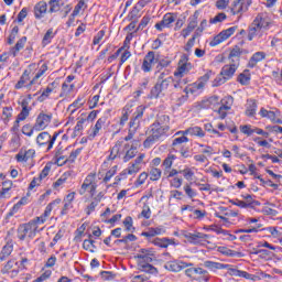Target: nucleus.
Instances as JSON below:
<instances>
[{"label": "nucleus", "mask_w": 282, "mask_h": 282, "mask_svg": "<svg viewBox=\"0 0 282 282\" xmlns=\"http://www.w3.org/2000/svg\"><path fill=\"white\" fill-rule=\"evenodd\" d=\"M39 232V224L33 218L29 223L20 224L17 229V238L19 241H32Z\"/></svg>", "instance_id": "1"}, {"label": "nucleus", "mask_w": 282, "mask_h": 282, "mask_svg": "<svg viewBox=\"0 0 282 282\" xmlns=\"http://www.w3.org/2000/svg\"><path fill=\"white\" fill-rule=\"evenodd\" d=\"M270 22H268V19L263 17V13H259L249 26L248 41L257 37L261 39L263 36V30H268Z\"/></svg>", "instance_id": "2"}, {"label": "nucleus", "mask_w": 282, "mask_h": 282, "mask_svg": "<svg viewBox=\"0 0 282 282\" xmlns=\"http://www.w3.org/2000/svg\"><path fill=\"white\" fill-rule=\"evenodd\" d=\"M170 127H161L155 123L150 126V131L148 138L143 141L144 149H151L155 142H160L162 138H165L169 133Z\"/></svg>", "instance_id": "3"}, {"label": "nucleus", "mask_w": 282, "mask_h": 282, "mask_svg": "<svg viewBox=\"0 0 282 282\" xmlns=\"http://www.w3.org/2000/svg\"><path fill=\"white\" fill-rule=\"evenodd\" d=\"M172 83H174L173 77H167V79L156 82V84L154 85V87H152L150 91L151 98H160L164 96L169 87H171Z\"/></svg>", "instance_id": "4"}, {"label": "nucleus", "mask_w": 282, "mask_h": 282, "mask_svg": "<svg viewBox=\"0 0 282 282\" xmlns=\"http://www.w3.org/2000/svg\"><path fill=\"white\" fill-rule=\"evenodd\" d=\"M56 138H58V133L55 132L53 135L50 132H41L36 137V144L39 147H46V151H52L54 143L56 142Z\"/></svg>", "instance_id": "5"}, {"label": "nucleus", "mask_w": 282, "mask_h": 282, "mask_svg": "<svg viewBox=\"0 0 282 282\" xmlns=\"http://www.w3.org/2000/svg\"><path fill=\"white\" fill-rule=\"evenodd\" d=\"M1 274H7L10 279H17L21 272V265L15 259L9 260L0 270Z\"/></svg>", "instance_id": "6"}, {"label": "nucleus", "mask_w": 282, "mask_h": 282, "mask_svg": "<svg viewBox=\"0 0 282 282\" xmlns=\"http://www.w3.org/2000/svg\"><path fill=\"white\" fill-rule=\"evenodd\" d=\"M144 109H147L144 106L137 107V110L134 111L129 122L130 131H134V133H137L138 129H140V122L144 116Z\"/></svg>", "instance_id": "7"}, {"label": "nucleus", "mask_w": 282, "mask_h": 282, "mask_svg": "<svg viewBox=\"0 0 282 282\" xmlns=\"http://www.w3.org/2000/svg\"><path fill=\"white\" fill-rule=\"evenodd\" d=\"M155 65H158V57H155V52L150 51L143 58L141 69L144 74H149L150 72H153V66Z\"/></svg>", "instance_id": "8"}, {"label": "nucleus", "mask_w": 282, "mask_h": 282, "mask_svg": "<svg viewBox=\"0 0 282 282\" xmlns=\"http://www.w3.org/2000/svg\"><path fill=\"white\" fill-rule=\"evenodd\" d=\"M235 32H237V26H231L229 29L221 31L209 43L210 47H217V45H219L220 43H224V41H228V39H230V36L235 34Z\"/></svg>", "instance_id": "9"}, {"label": "nucleus", "mask_w": 282, "mask_h": 282, "mask_svg": "<svg viewBox=\"0 0 282 282\" xmlns=\"http://www.w3.org/2000/svg\"><path fill=\"white\" fill-rule=\"evenodd\" d=\"M175 21H177V13H165L162 21L158 22L154 28L158 32H163L165 28H173Z\"/></svg>", "instance_id": "10"}, {"label": "nucleus", "mask_w": 282, "mask_h": 282, "mask_svg": "<svg viewBox=\"0 0 282 282\" xmlns=\"http://www.w3.org/2000/svg\"><path fill=\"white\" fill-rule=\"evenodd\" d=\"M191 69H193V65L188 63V56L184 55L183 59L180 61V66L174 72V76L176 78H184V76H186V74L189 73Z\"/></svg>", "instance_id": "11"}, {"label": "nucleus", "mask_w": 282, "mask_h": 282, "mask_svg": "<svg viewBox=\"0 0 282 282\" xmlns=\"http://www.w3.org/2000/svg\"><path fill=\"white\" fill-rule=\"evenodd\" d=\"M52 122V113L45 115L41 112L34 123L35 131H43Z\"/></svg>", "instance_id": "12"}, {"label": "nucleus", "mask_w": 282, "mask_h": 282, "mask_svg": "<svg viewBox=\"0 0 282 282\" xmlns=\"http://www.w3.org/2000/svg\"><path fill=\"white\" fill-rule=\"evenodd\" d=\"M199 19V11H195L192 17L188 18L187 28L183 29L181 35L186 39L195 28H197V20Z\"/></svg>", "instance_id": "13"}, {"label": "nucleus", "mask_w": 282, "mask_h": 282, "mask_svg": "<svg viewBox=\"0 0 282 282\" xmlns=\"http://www.w3.org/2000/svg\"><path fill=\"white\" fill-rule=\"evenodd\" d=\"M193 263H186L184 261H170L164 264L165 270L169 272H182L185 268H191Z\"/></svg>", "instance_id": "14"}, {"label": "nucleus", "mask_w": 282, "mask_h": 282, "mask_svg": "<svg viewBox=\"0 0 282 282\" xmlns=\"http://www.w3.org/2000/svg\"><path fill=\"white\" fill-rule=\"evenodd\" d=\"M58 204H61V198H57V199L51 202L46 206L44 213L41 216L34 218L37 221V224L46 223L47 221V217H50L52 215V210L54 209V206H58Z\"/></svg>", "instance_id": "15"}, {"label": "nucleus", "mask_w": 282, "mask_h": 282, "mask_svg": "<svg viewBox=\"0 0 282 282\" xmlns=\"http://www.w3.org/2000/svg\"><path fill=\"white\" fill-rule=\"evenodd\" d=\"M96 183V174L90 173L86 176L84 180V183L82 184L80 188L78 189L79 195H85V193H89L94 184Z\"/></svg>", "instance_id": "16"}, {"label": "nucleus", "mask_w": 282, "mask_h": 282, "mask_svg": "<svg viewBox=\"0 0 282 282\" xmlns=\"http://www.w3.org/2000/svg\"><path fill=\"white\" fill-rule=\"evenodd\" d=\"M123 141H117L116 144L110 149V154L107 156V160L104 162V166H107L109 162H113L116 158H120V149H122Z\"/></svg>", "instance_id": "17"}, {"label": "nucleus", "mask_w": 282, "mask_h": 282, "mask_svg": "<svg viewBox=\"0 0 282 282\" xmlns=\"http://www.w3.org/2000/svg\"><path fill=\"white\" fill-rule=\"evenodd\" d=\"M230 12L235 17L237 14H243L248 12V7L245 4L243 0H234L230 7Z\"/></svg>", "instance_id": "18"}, {"label": "nucleus", "mask_w": 282, "mask_h": 282, "mask_svg": "<svg viewBox=\"0 0 282 282\" xmlns=\"http://www.w3.org/2000/svg\"><path fill=\"white\" fill-rule=\"evenodd\" d=\"M74 199H76V192H72L64 198V206L61 210V215L65 216L72 208H74Z\"/></svg>", "instance_id": "19"}, {"label": "nucleus", "mask_w": 282, "mask_h": 282, "mask_svg": "<svg viewBox=\"0 0 282 282\" xmlns=\"http://www.w3.org/2000/svg\"><path fill=\"white\" fill-rule=\"evenodd\" d=\"M175 135H196L197 138H204L206 135V132L200 127H191L186 129L185 131H178L175 133Z\"/></svg>", "instance_id": "20"}, {"label": "nucleus", "mask_w": 282, "mask_h": 282, "mask_svg": "<svg viewBox=\"0 0 282 282\" xmlns=\"http://www.w3.org/2000/svg\"><path fill=\"white\" fill-rule=\"evenodd\" d=\"M203 265L204 268H207V270H209L210 272H217V270H226L230 268V264H225L221 262H215L210 260L204 261Z\"/></svg>", "instance_id": "21"}, {"label": "nucleus", "mask_w": 282, "mask_h": 282, "mask_svg": "<svg viewBox=\"0 0 282 282\" xmlns=\"http://www.w3.org/2000/svg\"><path fill=\"white\" fill-rule=\"evenodd\" d=\"M237 67H239V64H235L232 62H230V65H225L221 68V76H224L227 80H230V78H232V76H235V72H237Z\"/></svg>", "instance_id": "22"}, {"label": "nucleus", "mask_w": 282, "mask_h": 282, "mask_svg": "<svg viewBox=\"0 0 282 282\" xmlns=\"http://www.w3.org/2000/svg\"><path fill=\"white\" fill-rule=\"evenodd\" d=\"M47 14V2L40 1L34 6L35 19H43Z\"/></svg>", "instance_id": "23"}, {"label": "nucleus", "mask_w": 282, "mask_h": 282, "mask_svg": "<svg viewBox=\"0 0 282 282\" xmlns=\"http://www.w3.org/2000/svg\"><path fill=\"white\" fill-rule=\"evenodd\" d=\"M261 61H265V52H256L250 57L247 67L254 69V67H257V63H261Z\"/></svg>", "instance_id": "24"}, {"label": "nucleus", "mask_w": 282, "mask_h": 282, "mask_svg": "<svg viewBox=\"0 0 282 282\" xmlns=\"http://www.w3.org/2000/svg\"><path fill=\"white\" fill-rule=\"evenodd\" d=\"M21 107H22V110L20 111L17 118L23 121V120H26L28 117L30 116V111H32V107H30V101L28 99H23L21 101Z\"/></svg>", "instance_id": "25"}, {"label": "nucleus", "mask_w": 282, "mask_h": 282, "mask_svg": "<svg viewBox=\"0 0 282 282\" xmlns=\"http://www.w3.org/2000/svg\"><path fill=\"white\" fill-rule=\"evenodd\" d=\"M184 94H192V95H197V94H202V91H204V83H193L189 86H186L184 88Z\"/></svg>", "instance_id": "26"}, {"label": "nucleus", "mask_w": 282, "mask_h": 282, "mask_svg": "<svg viewBox=\"0 0 282 282\" xmlns=\"http://www.w3.org/2000/svg\"><path fill=\"white\" fill-rule=\"evenodd\" d=\"M123 151H126V154L123 155V162H129V160H133V158L138 155V148L130 145L129 143L123 145Z\"/></svg>", "instance_id": "27"}, {"label": "nucleus", "mask_w": 282, "mask_h": 282, "mask_svg": "<svg viewBox=\"0 0 282 282\" xmlns=\"http://www.w3.org/2000/svg\"><path fill=\"white\" fill-rule=\"evenodd\" d=\"M25 43H28V37L22 36L17 44L11 48L10 53L12 54L13 58L18 56L19 52L25 47Z\"/></svg>", "instance_id": "28"}, {"label": "nucleus", "mask_w": 282, "mask_h": 282, "mask_svg": "<svg viewBox=\"0 0 282 282\" xmlns=\"http://www.w3.org/2000/svg\"><path fill=\"white\" fill-rule=\"evenodd\" d=\"M230 63H234L236 65H239V61L241 58V47H239L238 45H236L229 53L228 56Z\"/></svg>", "instance_id": "29"}, {"label": "nucleus", "mask_w": 282, "mask_h": 282, "mask_svg": "<svg viewBox=\"0 0 282 282\" xmlns=\"http://www.w3.org/2000/svg\"><path fill=\"white\" fill-rule=\"evenodd\" d=\"M257 100L254 99H249L247 101V109H246V116H248L249 118H254V116H257Z\"/></svg>", "instance_id": "30"}, {"label": "nucleus", "mask_w": 282, "mask_h": 282, "mask_svg": "<svg viewBox=\"0 0 282 282\" xmlns=\"http://www.w3.org/2000/svg\"><path fill=\"white\" fill-rule=\"evenodd\" d=\"M241 197L245 199V208H254V206H261V203L252 198V195L250 194L241 195Z\"/></svg>", "instance_id": "31"}, {"label": "nucleus", "mask_w": 282, "mask_h": 282, "mask_svg": "<svg viewBox=\"0 0 282 282\" xmlns=\"http://www.w3.org/2000/svg\"><path fill=\"white\" fill-rule=\"evenodd\" d=\"M28 204V197H22L8 213V217H14L19 210H21V206H25Z\"/></svg>", "instance_id": "32"}, {"label": "nucleus", "mask_w": 282, "mask_h": 282, "mask_svg": "<svg viewBox=\"0 0 282 282\" xmlns=\"http://www.w3.org/2000/svg\"><path fill=\"white\" fill-rule=\"evenodd\" d=\"M107 122V118L106 117H101L97 120L95 127L93 128V133L90 134V138H96V135H98V133H100V129H102V127H105Z\"/></svg>", "instance_id": "33"}, {"label": "nucleus", "mask_w": 282, "mask_h": 282, "mask_svg": "<svg viewBox=\"0 0 282 282\" xmlns=\"http://www.w3.org/2000/svg\"><path fill=\"white\" fill-rule=\"evenodd\" d=\"M83 105H85V97L78 96L77 99L68 106V110L73 109L70 111V115L76 113V109H80V107H83Z\"/></svg>", "instance_id": "34"}, {"label": "nucleus", "mask_w": 282, "mask_h": 282, "mask_svg": "<svg viewBox=\"0 0 282 282\" xmlns=\"http://www.w3.org/2000/svg\"><path fill=\"white\" fill-rule=\"evenodd\" d=\"M138 265H139V270H141V272H148L149 274L158 273V269L155 267H153L151 263L139 262Z\"/></svg>", "instance_id": "35"}, {"label": "nucleus", "mask_w": 282, "mask_h": 282, "mask_svg": "<svg viewBox=\"0 0 282 282\" xmlns=\"http://www.w3.org/2000/svg\"><path fill=\"white\" fill-rule=\"evenodd\" d=\"M152 243L154 246H158L159 248H169V246H172L173 240L169 238H155Z\"/></svg>", "instance_id": "36"}, {"label": "nucleus", "mask_w": 282, "mask_h": 282, "mask_svg": "<svg viewBox=\"0 0 282 282\" xmlns=\"http://www.w3.org/2000/svg\"><path fill=\"white\" fill-rule=\"evenodd\" d=\"M171 122V118L167 115H158L155 122L153 124H156L159 127H169V123Z\"/></svg>", "instance_id": "37"}, {"label": "nucleus", "mask_w": 282, "mask_h": 282, "mask_svg": "<svg viewBox=\"0 0 282 282\" xmlns=\"http://www.w3.org/2000/svg\"><path fill=\"white\" fill-rule=\"evenodd\" d=\"M28 80H30V72L24 70L23 74L21 75L20 79L18 80V83L14 86L15 89H23V87L25 86Z\"/></svg>", "instance_id": "38"}, {"label": "nucleus", "mask_w": 282, "mask_h": 282, "mask_svg": "<svg viewBox=\"0 0 282 282\" xmlns=\"http://www.w3.org/2000/svg\"><path fill=\"white\" fill-rule=\"evenodd\" d=\"M148 175L150 176L151 182H158L160 177H162V170L158 167H151Z\"/></svg>", "instance_id": "39"}, {"label": "nucleus", "mask_w": 282, "mask_h": 282, "mask_svg": "<svg viewBox=\"0 0 282 282\" xmlns=\"http://www.w3.org/2000/svg\"><path fill=\"white\" fill-rule=\"evenodd\" d=\"M12 250H14L12 245H6L0 252V261H6V259L12 254Z\"/></svg>", "instance_id": "40"}, {"label": "nucleus", "mask_w": 282, "mask_h": 282, "mask_svg": "<svg viewBox=\"0 0 282 282\" xmlns=\"http://www.w3.org/2000/svg\"><path fill=\"white\" fill-rule=\"evenodd\" d=\"M159 74V75H158ZM171 70L170 69H163L161 72L155 70V76H158L156 83H162V80H166L169 78H173L170 76Z\"/></svg>", "instance_id": "41"}, {"label": "nucleus", "mask_w": 282, "mask_h": 282, "mask_svg": "<svg viewBox=\"0 0 282 282\" xmlns=\"http://www.w3.org/2000/svg\"><path fill=\"white\" fill-rule=\"evenodd\" d=\"M186 142H188L186 134H182V137H177L173 140L172 147L173 149H180L182 144H186Z\"/></svg>", "instance_id": "42"}, {"label": "nucleus", "mask_w": 282, "mask_h": 282, "mask_svg": "<svg viewBox=\"0 0 282 282\" xmlns=\"http://www.w3.org/2000/svg\"><path fill=\"white\" fill-rule=\"evenodd\" d=\"M56 36V33H54V29H48L46 33L44 34V37L42 40V45H50L52 43V39Z\"/></svg>", "instance_id": "43"}, {"label": "nucleus", "mask_w": 282, "mask_h": 282, "mask_svg": "<svg viewBox=\"0 0 282 282\" xmlns=\"http://www.w3.org/2000/svg\"><path fill=\"white\" fill-rule=\"evenodd\" d=\"M198 147L199 149H202L200 153H203V155H206L207 158H210V155L215 154V149H213V147L210 145L198 143Z\"/></svg>", "instance_id": "44"}, {"label": "nucleus", "mask_w": 282, "mask_h": 282, "mask_svg": "<svg viewBox=\"0 0 282 282\" xmlns=\"http://www.w3.org/2000/svg\"><path fill=\"white\" fill-rule=\"evenodd\" d=\"M82 152H83V148H78V149L72 151L69 156L66 158V160L64 161V163L68 162L69 164H74V162H76V158H78Z\"/></svg>", "instance_id": "45"}, {"label": "nucleus", "mask_w": 282, "mask_h": 282, "mask_svg": "<svg viewBox=\"0 0 282 282\" xmlns=\"http://www.w3.org/2000/svg\"><path fill=\"white\" fill-rule=\"evenodd\" d=\"M123 226L127 232H135V227H133V218L131 216H127L124 218Z\"/></svg>", "instance_id": "46"}, {"label": "nucleus", "mask_w": 282, "mask_h": 282, "mask_svg": "<svg viewBox=\"0 0 282 282\" xmlns=\"http://www.w3.org/2000/svg\"><path fill=\"white\" fill-rule=\"evenodd\" d=\"M232 102H235L232 96H227L220 100V107L230 110L232 109Z\"/></svg>", "instance_id": "47"}, {"label": "nucleus", "mask_w": 282, "mask_h": 282, "mask_svg": "<svg viewBox=\"0 0 282 282\" xmlns=\"http://www.w3.org/2000/svg\"><path fill=\"white\" fill-rule=\"evenodd\" d=\"M12 107H4L2 110V120L4 124H8L10 122V118H12Z\"/></svg>", "instance_id": "48"}, {"label": "nucleus", "mask_w": 282, "mask_h": 282, "mask_svg": "<svg viewBox=\"0 0 282 282\" xmlns=\"http://www.w3.org/2000/svg\"><path fill=\"white\" fill-rule=\"evenodd\" d=\"M175 160H177V156L174 154H169L162 163L163 169H172L173 162H175Z\"/></svg>", "instance_id": "49"}, {"label": "nucleus", "mask_w": 282, "mask_h": 282, "mask_svg": "<svg viewBox=\"0 0 282 282\" xmlns=\"http://www.w3.org/2000/svg\"><path fill=\"white\" fill-rule=\"evenodd\" d=\"M140 171H142V166H139L135 163H130V165L124 170V173L128 175H135V173H140Z\"/></svg>", "instance_id": "50"}, {"label": "nucleus", "mask_w": 282, "mask_h": 282, "mask_svg": "<svg viewBox=\"0 0 282 282\" xmlns=\"http://www.w3.org/2000/svg\"><path fill=\"white\" fill-rule=\"evenodd\" d=\"M149 23H151V17L144 15V17L141 19V21H140L138 28L134 30V34H135L137 32H140V31L144 30V28H147V25H149Z\"/></svg>", "instance_id": "51"}, {"label": "nucleus", "mask_w": 282, "mask_h": 282, "mask_svg": "<svg viewBox=\"0 0 282 282\" xmlns=\"http://www.w3.org/2000/svg\"><path fill=\"white\" fill-rule=\"evenodd\" d=\"M34 131H36V129H34V126L30 123H26L22 127V133L28 138H32V135H34Z\"/></svg>", "instance_id": "52"}, {"label": "nucleus", "mask_w": 282, "mask_h": 282, "mask_svg": "<svg viewBox=\"0 0 282 282\" xmlns=\"http://www.w3.org/2000/svg\"><path fill=\"white\" fill-rule=\"evenodd\" d=\"M48 6V12L51 14H53V12H58V10H61V0H50Z\"/></svg>", "instance_id": "53"}, {"label": "nucleus", "mask_w": 282, "mask_h": 282, "mask_svg": "<svg viewBox=\"0 0 282 282\" xmlns=\"http://www.w3.org/2000/svg\"><path fill=\"white\" fill-rule=\"evenodd\" d=\"M118 171V165L112 166L105 175L102 182L104 184H108L111 181V177H113V175H116Z\"/></svg>", "instance_id": "54"}, {"label": "nucleus", "mask_w": 282, "mask_h": 282, "mask_svg": "<svg viewBox=\"0 0 282 282\" xmlns=\"http://www.w3.org/2000/svg\"><path fill=\"white\" fill-rule=\"evenodd\" d=\"M54 89L51 86H47L46 89L43 90L41 96L37 97L39 102H45L47 98H50V94H52Z\"/></svg>", "instance_id": "55"}, {"label": "nucleus", "mask_w": 282, "mask_h": 282, "mask_svg": "<svg viewBox=\"0 0 282 282\" xmlns=\"http://www.w3.org/2000/svg\"><path fill=\"white\" fill-rule=\"evenodd\" d=\"M199 281L208 282L210 281V273L206 269L198 268Z\"/></svg>", "instance_id": "56"}, {"label": "nucleus", "mask_w": 282, "mask_h": 282, "mask_svg": "<svg viewBox=\"0 0 282 282\" xmlns=\"http://www.w3.org/2000/svg\"><path fill=\"white\" fill-rule=\"evenodd\" d=\"M169 65H171V61H169V59H158L156 69H158V72H162V70L166 69V67H169Z\"/></svg>", "instance_id": "57"}, {"label": "nucleus", "mask_w": 282, "mask_h": 282, "mask_svg": "<svg viewBox=\"0 0 282 282\" xmlns=\"http://www.w3.org/2000/svg\"><path fill=\"white\" fill-rule=\"evenodd\" d=\"M248 72L249 70H245V73L238 76V83H240V85H248V83H250V74H248Z\"/></svg>", "instance_id": "58"}, {"label": "nucleus", "mask_w": 282, "mask_h": 282, "mask_svg": "<svg viewBox=\"0 0 282 282\" xmlns=\"http://www.w3.org/2000/svg\"><path fill=\"white\" fill-rule=\"evenodd\" d=\"M96 241L91 240V239H86L83 242V248L84 250H89V252H94V249L96 248Z\"/></svg>", "instance_id": "59"}, {"label": "nucleus", "mask_w": 282, "mask_h": 282, "mask_svg": "<svg viewBox=\"0 0 282 282\" xmlns=\"http://www.w3.org/2000/svg\"><path fill=\"white\" fill-rule=\"evenodd\" d=\"M153 257H155L154 253L152 254H137V259H140L139 262H143V263H152L153 262Z\"/></svg>", "instance_id": "60"}, {"label": "nucleus", "mask_w": 282, "mask_h": 282, "mask_svg": "<svg viewBox=\"0 0 282 282\" xmlns=\"http://www.w3.org/2000/svg\"><path fill=\"white\" fill-rule=\"evenodd\" d=\"M199 268H188L185 270V275L189 279H197Z\"/></svg>", "instance_id": "61"}, {"label": "nucleus", "mask_w": 282, "mask_h": 282, "mask_svg": "<svg viewBox=\"0 0 282 282\" xmlns=\"http://www.w3.org/2000/svg\"><path fill=\"white\" fill-rule=\"evenodd\" d=\"M240 131L245 135H252V133H256L254 128L250 124L240 126Z\"/></svg>", "instance_id": "62"}, {"label": "nucleus", "mask_w": 282, "mask_h": 282, "mask_svg": "<svg viewBox=\"0 0 282 282\" xmlns=\"http://www.w3.org/2000/svg\"><path fill=\"white\" fill-rule=\"evenodd\" d=\"M141 217L144 219H151V207H149V204H143V209L141 212Z\"/></svg>", "instance_id": "63"}, {"label": "nucleus", "mask_w": 282, "mask_h": 282, "mask_svg": "<svg viewBox=\"0 0 282 282\" xmlns=\"http://www.w3.org/2000/svg\"><path fill=\"white\" fill-rule=\"evenodd\" d=\"M227 17L226 13L221 12L218 13L216 17L209 20V23H221L223 21H226Z\"/></svg>", "instance_id": "64"}]
</instances>
